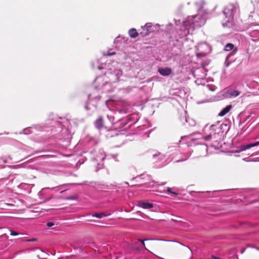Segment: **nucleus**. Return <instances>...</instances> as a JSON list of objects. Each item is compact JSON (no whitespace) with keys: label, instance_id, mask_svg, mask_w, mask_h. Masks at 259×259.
Wrapping results in <instances>:
<instances>
[{"label":"nucleus","instance_id":"f257e3e1","mask_svg":"<svg viewBox=\"0 0 259 259\" xmlns=\"http://www.w3.org/2000/svg\"><path fill=\"white\" fill-rule=\"evenodd\" d=\"M170 250L173 251L174 255L179 259H191L192 257V251L186 246L171 247L165 243H158L155 245L154 251L157 253H166Z\"/></svg>","mask_w":259,"mask_h":259},{"label":"nucleus","instance_id":"f03ea898","mask_svg":"<svg viewBox=\"0 0 259 259\" xmlns=\"http://www.w3.org/2000/svg\"><path fill=\"white\" fill-rule=\"evenodd\" d=\"M239 8L237 4H229L225 8L224 14L226 17L233 18L234 14L236 12L237 10Z\"/></svg>","mask_w":259,"mask_h":259},{"label":"nucleus","instance_id":"7ed1b4c3","mask_svg":"<svg viewBox=\"0 0 259 259\" xmlns=\"http://www.w3.org/2000/svg\"><path fill=\"white\" fill-rule=\"evenodd\" d=\"M240 94V92L237 90H229L225 92L224 96L226 98H231L233 97H236Z\"/></svg>","mask_w":259,"mask_h":259},{"label":"nucleus","instance_id":"20e7f679","mask_svg":"<svg viewBox=\"0 0 259 259\" xmlns=\"http://www.w3.org/2000/svg\"><path fill=\"white\" fill-rule=\"evenodd\" d=\"M210 133L204 136V139L208 141L212 139H216L217 137V133L214 131V126H211L210 129Z\"/></svg>","mask_w":259,"mask_h":259},{"label":"nucleus","instance_id":"39448f33","mask_svg":"<svg viewBox=\"0 0 259 259\" xmlns=\"http://www.w3.org/2000/svg\"><path fill=\"white\" fill-rule=\"evenodd\" d=\"M158 72L163 76H168L172 73L171 69L168 67L159 68L158 69Z\"/></svg>","mask_w":259,"mask_h":259},{"label":"nucleus","instance_id":"423d86ee","mask_svg":"<svg viewBox=\"0 0 259 259\" xmlns=\"http://www.w3.org/2000/svg\"><path fill=\"white\" fill-rule=\"evenodd\" d=\"M232 106L231 105H227L218 114L219 116H224L227 114L231 109Z\"/></svg>","mask_w":259,"mask_h":259},{"label":"nucleus","instance_id":"0eeeda50","mask_svg":"<svg viewBox=\"0 0 259 259\" xmlns=\"http://www.w3.org/2000/svg\"><path fill=\"white\" fill-rule=\"evenodd\" d=\"M139 206L145 209L151 208L153 207V205L152 203L143 201L139 202Z\"/></svg>","mask_w":259,"mask_h":259},{"label":"nucleus","instance_id":"6e6552de","mask_svg":"<svg viewBox=\"0 0 259 259\" xmlns=\"http://www.w3.org/2000/svg\"><path fill=\"white\" fill-rule=\"evenodd\" d=\"M96 127L99 129L103 126V119L102 116L99 117L95 122Z\"/></svg>","mask_w":259,"mask_h":259},{"label":"nucleus","instance_id":"1a4fd4ad","mask_svg":"<svg viewBox=\"0 0 259 259\" xmlns=\"http://www.w3.org/2000/svg\"><path fill=\"white\" fill-rule=\"evenodd\" d=\"M128 34L131 37L135 38L139 35L137 30L135 28H132L128 30Z\"/></svg>","mask_w":259,"mask_h":259},{"label":"nucleus","instance_id":"9d476101","mask_svg":"<svg viewBox=\"0 0 259 259\" xmlns=\"http://www.w3.org/2000/svg\"><path fill=\"white\" fill-rule=\"evenodd\" d=\"M234 47V46L233 44L228 43L227 44L224 48V50L226 51H230L232 50Z\"/></svg>","mask_w":259,"mask_h":259},{"label":"nucleus","instance_id":"9b49d317","mask_svg":"<svg viewBox=\"0 0 259 259\" xmlns=\"http://www.w3.org/2000/svg\"><path fill=\"white\" fill-rule=\"evenodd\" d=\"M105 216H106V214L103 212L95 213L93 214V217H96L97 218H99V219L102 218L103 217H105Z\"/></svg>","mask_w":259,"mask_h":259},{"label":"nucleus","instance_id":"f8f14e48","mask_svg":"<svg viewBox=\"0 0 259 259\" xmlns=\"http://www.w3.org/2000/svg\"><path fill=\"white\" fill-rule=\"evenodd\" d=\"M253 145L252 144H247L246 145H243L241 147V149L242 150H245L246 149H249L251 147H253Z\"/></svg>","mask_w":259,"mask_h":259},{"label":"nucleus","instance_id":"ddd939ff","mask_svg":"<svg viewBox=\"0 0 259 259\" xmlns=\"http://www.w3.org/2000/svg\"><path fill=\"white\" fill-rule=\"evenodd\" d=\"M149 26H148L147 24H146L145 26H144V29H146V32L145 33H144V32H140V34L142 36H144L146 35H147L149 32H148V27Z\"/></svg>","mask_w":259,"mask_h":259},{"label":"nucleus","instance_id":"4468645a","mask_svg":"<svg viewBox=\"0 0 259 259\" xmlns=\"http://www.w3.org/2000/svg\"><path fill=\"white\" fill-rule=\"evenodd\" d=\"M167 191L168 193H171V194H174V195H178L179 194H178V193H177V192H172V191H171V188H169V187L167 188Z\"/></svg>","mask_w":259,"mask_h":259},{"label":"nucleus","instance_id":"2eb2a0df","mask_svg":"<svg viewBox=\"0 0 259 259\" xmlns=\"http://www.w3.org/2000/svg\"><path fill=\"white\" fill-rule=\"evenodd\" d=\"M10 232L11 235H12V236H16V235H18L19 234V233H18L17 232L15 231L14 230H10Z\"/></svg>","mask_w":259,"mask_h":259},{"label":"nucleus","instance_id":"dca6fc26","mask_svg":"<svg viewBox=\"0 0 259 259\" xmlns=\"http://www.w3.org/2000/svg\"><path fill=\"white\" fill-rule=\"evenodd\" d=\"M206 55V53H197V56L198 57H205Z\"/></svg>","mask_w":259,"mask_h":259},{"label":"nucleus","instance_id":"f3484780","mask_svg":"<svg viewBox=\"0 0 259 259\" xmlns=\"http://www.w3.org/2000/svg\"><path fill=\"white\" fill-rule=\"evenodd\" d=\"M232 25V23L231 22H230V21H228L227 23H226V24H223V26L225 27V25H226L227 26H229L230 27L231 25Z\"/></svg>","mask_w":259,"mask_h":259},{"label":"nucleus","instance_id":"a211bd4d","mask_svg":"<svg viewBox=\"0 0 259 259\" xmlns=\"http://www.w3.org/2000/svg\"><path fill=\"white\" fill-rule=\"evenodd\" d=\"M54 225V224L53 222H48L47 224V226L48 227H51Z\"/></svg>","mask_w":259,"mask_h":259},{"label":"nucleus","instance_id":"6ab92c4d","mask_svg":"<svg viewBox=\"0 0 259 259\" xmlns=\"http://www.w3.org/2000/svg\"><path fill=\"white\" fill-rule=\"evenodd\" d=\"M252 145H253V147L259 145V141L256 142L254 143H252Z\"/></svg>","mask_w":259,"mask_h":259},{"label":"nucleus","instance_id":"aec40b11","mask_svg":"<svg viewBox=\"0 0 259 259\" xmlns=\"http://www.w3.org/2000/svg\"><path fill=\"white\" fill-rule=\"evenodd\" d=\"M26 241H32V242H33V241H36V239H35V238H32V239H29V240H27Z\"/></svg>","mask_w":259,"mask_h":259},{"label":"nucleus","instance_id":"412c9836","mask_svg":"<svg viewBox=\"0 0 259 259\" xmlns=\"http://www.w3.org/2000/svg\"><path fill=\"white\" fill-rule=\"evenodd\" d=\"M115 54V52H112V53H108L107 54V56H111V55H114Z\"/></svg>","mask_w":259,"mask_h":259},{"label":"nucleus","instance_id":"4be33fe9","mask_svg":"<svg viewBox=\"0 0 259 259\" xmlns=\"http://www.w3.org/2000/svg\"><path fill=\"white\" fill-rule=\"evenodd\" d=\"M145 240H143V241L141 242H142V244H143L144 246H145V243H144V241H145Z\"/></svg>","mask_w":259,"mask_h":259},{"label":"nucleus","instance_id":"5701e85b","mask_svg":"<svg viewBox=\"0 0 259 259\" xmlns=\"http://www.w3.org/2000/svg\"><path fill=\"white\" fill-rule=\"evenodd\" d=\"M145 240H143V241L141 242H142V244H143L144 246H145V243H144V241H145Z\"/></svg>","mask_w":259,"mask_h":259},{"label":"nucleus","instance_id":"b1692460","mask_svg":"<svg viewBox=\"0 0 259 259\" xmlns=\"http://www.w3.org/2000/svg\"><path fill=\"white\" fill-rule=\"evenodd\" d=\"M213 259H220L219 257L215 256H213Z\"/></svg>","mask_w":259,"mask_h":259},{"label":"nucleus","instance_id":"393cba45","mask_svg":"<svg viewBox=\"0 0 259 259\" xmlns=\"http://www.w3.org/2000/svg\"><path fill=\"white\" fill-rule=\"evenodd\" d=\"M138 241H140V242H142L143 241V240L139 239H138Z\"/></svg>","mask_w":259,"mask_h":259},{"label":"nucleus","instance_id":"a878e982","mask_svg":"<svg viewBox=\"0 0 259 259\" xmlns=\"http://www.w3.org/2000/svg\"><path fill=\"white\" fill-rule=\"evenodd\" d=\"M44 156H50V155H46V156L42 155V157H44Z\"/></svg>","mask_w":259,"mask_h":259},{"label":"nucleus","instance_id":"bb28decb","mask_svg":"<svg viewBox=\"0 0 259 259\" xmlns=\"http://www.w3.org/2000/svg\"><path fill=\"white\" fill-rule=\"evenodd\" d=\"M100 153H103V152L102 151H101L99 152Z\"/></svg>","mask_w":259,"mask_h":259}]
</instances>
